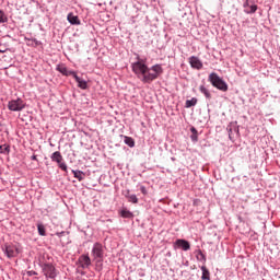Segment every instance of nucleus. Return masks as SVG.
Wrapping results in <instances>:
<instances>
[{"instance_id": "obj_24", "label": "nucleus", "mask_w": 280, "mask_h": 280, "mask_svg": "<svg viewBox=\"0 0 280 280\" xmlns=\"http://www.w3.org/2000/svg\"><path fill=\"white\" fill-rule=\"evenodd\" d=\"M191 132H192L191 139L194 141H198V131L196 130V128H191Z\"/></svg>"}, {"instance_id": "obj_9", "label": "nucleus", "mask_w": 280, "mask_h": 280, "mask_svg": "<svg viewBox=\"0 0 280 280\" xmlns=\"http://www.w3.org/2000/svg\"><path fill=\"white\" fill-rule=\"evenodd\" d=\"M79 264L83 270H86L91 266V257L88 255H82L79 257Z\"/></svg>"}, {"instance_id": "obj_30", "label": "nucleus", "mask_w": 280, "mask_h": 280, "mask_svg": "<svg viewBox=\"0 0 280 280\" xmlns=\"http://www.w3.org/2000/svg\"><path fill=\"white\" fill-rule=\"evenodd\" d=\"M32 161H38L36 155L31 156Z\"/></svg>"}, {"instance_id": "obj_5", "label": "nucleus", "mask_w": 280, "mask_h": 280, "mask_svg": "<svg viewBox=\"0 0 280 280\" xmlns=\"http://www.w3.org/2000/svg\"><path fill=\"white\" fill-rule=\"evenodd\" d=\"M42 270L47 279H56V277L58 276V272L56 271V267H54V265L51 264H45L42 267Z\"/></svg>"}, {"instance_id": "obj_33", "label": "nucleus", "mask_w": 280, "mask_h": 280, "mask_svg": "<svg viewBox=\"0 0 280 280\" xmlns=\"http://www.w3.org/2000/svg\"><path fill=\"white\" fill-rule=\"evenodd\" d=\"M150 73H154V71L150 70Z\"/></svg>"}, {"instance_id": "obj_31", "label": "nucleus", "mask_w": 280, "mask_h": 280, "mask_svg": "<svg viewBox=\"0 0 280 280\" xmlns=\"http://www.w3.org/2000/svg\"><path fill=\"white\" fill-rule=\"evenodd\" d=\"M1 50H2V51H4V52H7V51H8V48H4V49H3V48H1Z\"/></svg>"}, {"instance_id": "obj_22", "label": "nucleus", "mask_w": 280, "mask_h": 280, "mask_svg": "<svg viewBox=\"0 0 280 280\" xmlns=\"http://www.w3.org/2000/svg\"><path fill=\"white\" fill-rule=\"evenodd\" d=\"M197 259L198 261H207V256H205V254H202V250H199L198 252V255H197Z\"/></svg>"}, {"instance_id": "obj_3", "label": "nucleus", "mask_w": 280, "mask_h": 280, "mask_svg": "<svg viewBox=\"0 0 280 280\" xmlns=\"http://www.w3.org/2000/svg\"><path fill=\"white\" fill-rule=\"evenodd\" d=\"M92 255L96 259V268L102 270V257H104V247L100 243H95L92 249Z\"/></svg>"}, {"instance_id": "obj_7", "label": "nucleus", "mask_w": 280, "mask_h": 280, "mask_svg": "<svg viewBox=\"0 0 280 280\" xmlns=\"http://www.w3.org/2000/svg\"><path fill=\"white\" fill-rule=\"evenodd\" d=\"M174 246L175 248H182V250H189L191 248V245L189 244V242L183 238H178L174 243Z\"/></svg>"}, {"instance_id": "obj_20", "label": "nucleus", "mask_w": 280, "mask_h": 280, "mask_svg": "<svg viewBox=\"0 0 280 280\" xmlns=\"http://www.w3.org/2000/svg\"><path fill=\"white\" fill-rule=\"evenodd\" d=\"M125 143L129 145V148H135V140L130 137H125Z\"/></svg>"}, {"instance_id": "obj_2", "label": "nucleus", "mask_w": 280, "mask_h": 280, "mask_svg": "<svg viewBox=\"0 0 280 280\" xmlns=\"http://www.w3.org/2000/svg\"><path fill=\"white\" fill-rule=\"evenodd\" d=\"M209 81L211 82L212 86H214L215 89H219V91H223V92L229 91V84H226V82H224V80H222V78H220L218 73L215 72L210 73Z\"/></svg>"}, {"instance_id": "obj_21", "label": "nucleus", "mask_w": 280, "mask_h": 280, "mask_svg": "<svg viewBox=\"0 0 280 280\" xmlns=\"http://www.w3.org/2000/svg\"><path fill=\"white\" fill-rule=\"evenodd\" d=\"M127 198L129 202H132L133 205H137V202H139V198H137V195H128Z\"/></svg>"}, {"instance_id": "obj_1", "label": "nucleus", "mask_w": 280, "mask_h": 280, "mask_svg": "<svg viewBox=\"0 0 280 280\" xmlns=\"http://www.w3.org/2000/svg\"><path fill=\"white\" fill-rule=\"evenodd\" d=\"M132 71L144 84H150L154 82L163 73V67L161 65H155L148 68L145 62L141 59L132 63Z\"/></svg>"}, {"instance_id": "obj_29", "label": "nucleus", "mask_w": 280, "mask_h": 280, "mask_svg": "<svg viewBox=\"0 0 280 280\" xmlns=\"http://www.w3.org/2000/svg\"><path fill=\"white\" fill-rule=\"evenodd\" d=\"M0 150H1V152H3L5 150H8V147L0 145Z\"/></svg>"}, {"instance_id": "obj_13", "label": "nucleus", "mask_w": 280, "mask_h": 280, "mask_svg": "<svg viewBox=\"0 0 280 280\" xmlns=\"http://www.w3.org/2000/svg\"><path fill=\"white\" fill-rule=\"evenodd\" d=\"M51 161H55L56 163H62V154L59 151H56L50 156Z\"/></svg>"}, {"instance_id": "obj_27", "label": "nucleus", "mask_w": 280, "mask_h": 280, "mask_svg": "<svg viewBox=\"0 0 280 280\" xmlns=\"http://www.w3.org/2000/svg\"><path fill=\"white\" fill-rule=\"evenodd\" d=\"M140 191L143 194V196L148 195V189H145V186H141Z\"/></svg>"}, {"instance_id": "obj_32", "label": "nucleus", "mask_w": 280, "mask_h": 280, "mask_svg": "<svg viewBox=\"0 0 280 280\" xmlns=\"http://www.w3.org/2000/svg\"><path fill=\"white\" fill-rule=\"evenodd\" d=\"M0 54H5V50H2V49L0 48Z\"/></svg>"}, {"instance_id": "obj_14", "label": "nucleus", "mask_w": 280, "mask_h": 280, "mask_svg": "<svg viewBox=\"0 0 280 280\" xmlns=\"http://www.w3.org/2000/svg\"><path fill=\"white\" fill-rule=\"evenodd\" d=\"M201 271H202V276H201L202 280H210L211 279V277H210L211 273L209 272V269H207L206 266L201 267Z\"/></svg>"}, {"instance_id": "obj_11", "label": "nucleus", "mask_w": 280, "mask_h": 280, "mask_svg": "<svg viewBox=\"0 0 280 280\" xmlns=\"http://www.w3.org/2000/svg\"><path fill=\"white\" fill-rule=\"evenodd\" d=\"M57 71H59V73H62V75H75V72L67 69V66L65 65L57 66Z\"/></svg>"}, {"instance_id": "obj_10", "label": "nucleus", "mask_w": 280, "mask_h": 280, "mask_svg": "<svg viewBox=\"0 0 280 280\" xmlns=\"http://www.w3.org/2000/svg\"><path fill=\"white\" fill-rule=\"evenodd\" d=\"M73 78H74L75 82L78 83L79 89H82L83 91H86V89H89V83L84 79L78 77V74H75V72L73 74Z\"/></svg>"}, {"instance_id": "obj_6", "label": "nucleus", "mask_w": 280, "mask_h": 280, "mask_svg": "<svg viewBox=\"0 0 280 280\" xmlns=\"http://www.w3.org/2000/svg\"><path fill=\"white\" fill-rule=\"evenodd\" d=\"M8 108L12 112H21L23 108H25V102H23L21 98L12 100L9 102Z\"/></svg>"}, {"instance_id": "obj_12", "label": "nucleus", "mask_w": 280, "mask_h": 280, "mask_svg": "<svg viewBox=\"0 0 280 280\" xmlns=\"http://www.w3.org/2000/svg\"><path fill=\"white\" fill-rule=\"evenodd\" d=\"M67 19L71 25H80V19H78V15L69 13Z\"/></svg>"}, {"instance_id": "obj_28", "label": "nucleus", "mask_w": 280, "mask_h": 280, "mask_svg": "<svg viewBox=\"0 0 280 280\" xmlns=\"http://www.w3.org/2000/svg\"><path fill=\"white\" fill-rule=\"evenodd\" d=\"M35 275H38V273L34 270L27 271L28 277H34Z\"/></svg>"}, {"instance_id": "obj_17", "label": "nucleus", "mask_w": 280, "mask_h": 280, "mask_svg": "<svg viewBox=\"0 0 280 280\" xmlns=\"http://www.w3.org/2000/svg\"><path fill=\"white\" fill-rule=\"evenodd\" d=\"M198 104V98H191L186 101V108H191V106H196Z\"/></svg>"}, {"instance_id": "obj_8", "label": "nucleus", "mask_w": 280, "mask_h": 280, "mask_svg": "<svg viewBox=\"0 0 280 280\" xmlns=\"http://www.w3.org/2000/svg\"><path fill=\"white\" fill-rule=\"evenodd\" d=\"M188 62L192 69H197V70L202 69V61H200V59L196 56H191L188 59Z\"/></svg>"}, {"instance_id": "obj_26", "label": "nucleus", "mask_w": 280, "mask_h": 280, "mask_svg": "<svg viewBox=\"0 0 280 280\" xmlns=\"http://www.w3.org/2000/svg\"><path fill=\"white\" fill-rule=\"evenodd\" d=\"M59 167H60V170H62L63 172H67V164H65V163H59Z\"/></svg>"}, {"instance_id": "obj_15", "label": "nucleus", "mask_w": 280, "mask_h": 280, "mask_svg": "<svg viewBox=\"0 0 280 280\" xmlns=\"http://www.w3.org/2000/svg\"><path fill=\"white\" fill-rule=\"evenodd\" d=\"M199 91L203 93L207 100H211V93L209 92V90H207V88H205V85H200Z\"/></svg>"}, {"instance_id": "obj_4", "label": "nucleus", "mask_w": 280, "mask_h": 280, "mask_svg": "<svg viewBox=\"0 0 280 280\" xmlns=\"http://www.w3.org/2000/svg\"><path fill=\"white\" fill-rule=\"evenodd\" d=\"M7 257L9 259H12L14 257H19L20 253H21V247L16 246V245H5L3 248Z\"/></svg>"}, {"instance_id": "obj_23", "label": "nucleus", "mask_w": 280, "mask_h": 280, "mask_svg": "<svg viewBox=\"0 0 280 280\" xmlns=\"http://www.w3.org/2000/svg\"><path fill=\"white\" fill-rule=\"evenodd\" d=\"M0 23H8V16H5L3 11H0Z\"/></svg>"}, {"instance_id": "obj_25", "label": "nucleus", "mask_w": 280, "mask_h": 280, "mask_svg": "<svg viewBox=\"0 0 280 280\" xmlns=\"http://www.w3.org/2000/svg\"><path fill=\"white\" fill-rule=\"evenodd\" d=\"M257 12V5L253 4L249 7V11H247L248 14H255Z\"/></svg>"}, {"instance_id": "obj_18", "label": "nucleus", "mask_w": 280, "mask_h": 280, "mask_svg": "<svg viewBox=\"0 0 280 280\" xmlns=\"http://www.w3.org/2000/svg\"><path fill=\"white\" fill-rule=\"evenodd\" d=\"M37 231H38V234L42 235L43 237H45L47 235V233L45 232V225L43 224H37Z\"/></svg>"}, {"instance_id": "obj_19", "label": "nucleus", "mask_w": 280, "mask_h": 280, "mask_svg": "<svg viewBox=\"0 0 280 280\" xmlns=\"http://www.w3.org/2000/svg\"><path fill=\"white\" fill-rule=\"evenodd\" d=\"M120 215H121V218H132V212H130V211L127 210V209H122V210L120 211Z\"/></svg>"}, {"instance_id": "obj_16", "label": "nucleus", "mask_w": 280, "mask_h": 280, "mask_svg": "<svg viewBox=\"0 0 280 280\" xmlns=\"http://www.w3.org/2000/svg\"><path fill=\"white\" fill-rule=\"evenodd\" d=\"M74 178L79 180H84V172L82 171H72Z\"/></svg>"}]
</instances>
